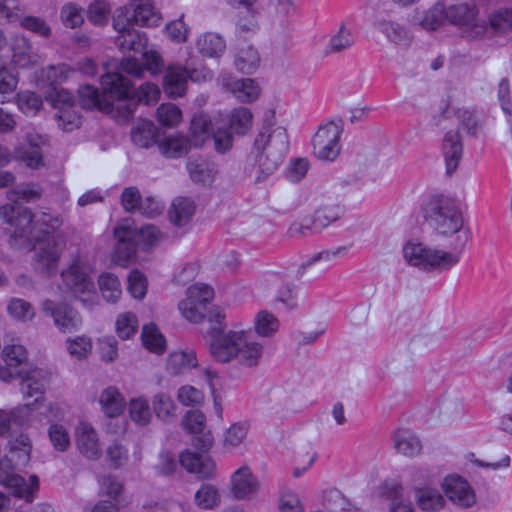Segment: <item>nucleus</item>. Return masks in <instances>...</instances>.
I'll return each instance as SVG.
<instances>
[{"mask_svg": "<svg viewBox=\"0 0 512 512\" xmlns=\"http://www.w3.org/2000/svg\"><path fill=\"white\" fill-rule=\"evenodd\" d=\"M354 43V38L351 34V32L346 29L344 26H342L338 33L334 35L330 41L329 44L326 47L327 53H337L341 52Z\"/></svg>", "mask_w": 512, "mask_h": 512, "instance_id": "680f3d73", "label": "nucleus"}, {"mask_svg": "<svg viewBox=\"0 0 512 512\" xmlns=\"http://www.w3.org/2000/svg\"><path fill=\"white\" fill-rule=\"evenodd\" d=\"M187 296L192 304H199L206 309L214 297V290L207 284H195L188 288Z\"/></svg>", "mask_w": 512, "mask_h": 512, "instance_id": "3c124183", "label": "nucleus"}, {"mask_svg": "<svg viewBox=\"0 0 512 512\" xmlns=\"http://www.w3.org/2000/svg\"><path fill=\"white\" fill-rule=\"evenodd\" d=\"M17 378L20 379L21 391L24 398L34 397L33 404L39 403L44 399V382L39 378L41 371L38 369L33 370H18ZM32 403H27L26 406L30 407Z\"/></svg>", "mask_w": 512, "mask_h": 512, "instance_id": "6ab92c4d", "label": "nucleus"}, {"mask_svg": "<svg viewBox=\"0 0 512 512\" xmlns=\"http://www.w3.org/2000/svg\"><path fill=\"white\" fill-rule=\"evenodd\" d=\"M195 212L194 202L187 197L175 199L169 210V219L177 227L186 225Z\"/></svg>", "mask_w": 512, "mask_h": 512, "instance_id": "c85d7f7f", "label": "nucleus"}, {"mask_svg": "<svg viewBox=\"0 0 512 512\" xmlns=\"http://www.w3.org/2000/svg\"><path fill=\"white\" fill-rule=\"evenodd\" d=\"M211 121L206 115H194L190 125L189 140L194 147H201L207 141H213L215 149L219 153H225L232 147L233 138L227 129L218 128L211 133Z\"/></svg>", "mask_w": 512, "mask_h": 512, "instance_id": "6e6552de", "label": "nucleus"}, {"mask_svg": "<svg viewBox=\"0 0 512 512\" xmlns=\"http://www.w3.org/2000/svg\"><path fill=\"white\" fill-rule=\"evenodd\" d=\"M101 87L105 94L117 101L132 100L150 105L157 102L160 89L156 84L145 82L136 90L130 78L119 72H107L100 78Z\"/></svg>", "mask_w": 512, "mask_h": 512, "instance_id": "423d86ee", "label": "nucleus"}, {"mask_svg": "<svg viewBox=\"0 0 512 512\" xmlns=\"http://www.w3.org/2000/svg\"><path fill=\"white\" fill-rule=\"evenodd\" d=\"M424 217L426 221L439 234L444 236H452L458 234L461 240L464 239V232L468 231V239L470 238V230L463 229L464 219L458 202L444 195H434L424 206Z\"/></svg>", "mask_w": 512, "mask_h": 512, "instance_id": "20e7f679", "label": "nucleus"}, {"mask_svg": "<svg viewBox=\"0 0 512 512\" xmlns=\"http://www.w3.org/2000/svg\"><path fill=\"white\" fill-rule=\"evenodd\" d=\"M196 46L201 55L216 58L224 53L226 42L221 35L206 32L198 38Z\"/></svg>", "mask_w": 512, "mask_h": 512, "instance_id": "cd10ccee", "label": "nucleus"}, {"mask_svg": "<svg viewBox=\"0 0 512 512\" xmlns=\"http://www.w3.org/2000/svg\"><path fill=\"white\" fill-rule=\"evenodd\" d=\"M12 61L20 67L26 68L33 64V48L29 38L24 35H15L12 39Z\"/></svg>", "mask_w": 512, "mask_h": 512, "instance_id": "393cba45", "label": "nucleus"}, {"mask_svg": "<svg viewBox=\"0 0 512 512\" xmlns=\"http://www.w3.org/2000/svg\"><path fill=\"white\" fill-rule=\"evenodd\" d=\"M232 493L238 500L245 499L255 493L258 482L248 466L237 469L231 477Z\"/></svg>", "mask_w": 512, "mask_h": 512, "instance_id": "412c9836", "label": "nucleus"}, {"mask_svg": "<svg viewBox=\"0 0 512 512\" xmlns=\"http://www.w3.org/2000/svg\"><path fill=\"white\" fill-rule=\"evenodd\" d=\"M19 26L33 35L48 39L52 35V29L47 21L39 16L24 15L19 18Z\"/></svg>", "mask_w": 512, "mask_h": 512, "instance_id": "ea45409f", "label": "nucleus"}, {"mask_svg": "<svg viewBox=\"0 0 512 512\" xmlns=\"http://www.w3.org/2000/svg\"><path fill=\"white\" fill-rule=\"evenodd\" d=\"M279 328L278 319L266 310L260 311L255 318V331L259 336L269 337Z\"/></svg>", "mask_w": 512, "mask_h": 512, "instance_id": "de8ad7c7", "label": "nucleus"}, {"mask_svg": "<svg viewBox=\"0 0 512 512\" xmlns=\"http://www.w3.org/2000/svg\"><path fill=\"white\" fill-rule=\"evenodd\" d=\"M343 127L340 123L330 121L321 125L312 138L314 154L323 161H333L341 150L340 138Z\"/></svg>", "mask_w": 512, "mask_h": 512, "instance_id": "1a4fd4ad", "label": "nucleus"}, {"mask_svg": "<svg viewBox=\"0 0 512 512\" xmlns=\"http://www.w3.org/2000/svg\"><path fill=\"white\" fill-rule=\"evenodd\" d=\"M447 21L444 3L437 2L424 14L421 25L426 30H436Z\"/></svg>", "mask_w": 512, "mask_h": 512, "instance_id": "c03bdc74", "label": "nucleus"}, {"mask_svg": "<svg viewBox=\"0 0 512 512\" xmlns=\"http://www.w3.org/2000/svg\"><path fill=\"white\" fill-rule=\"evenodd\" d=\"M195 503L201 509H213L220 504L218 489L209 483H204L195 493Z\"/></svg>", "mask_w": 512, "mask_h": 512, "instance_id": "37998d69", "label": "nucleus"}, {"mask_svg": "<svg viewBox=\"0 0 512 512\" xmlns=\"http://www.w3.org/2000/svg\"><path fill=\"white\" fill-rule=\"evenodd\" d=\"M259 61L258 51L251 45H245L237 50L234 63L240 72L250 74L257 68Z\"/></svg>", "mask_w": 512, "mask_h": 512, "instance_id": "e433bc0d", "label": "nucleus"}, {"mask_svg": "<svg viewBox=\"0 0 512 512\" xmlns=\"http://www.w3.org/2000/svg\"><path fill=\"white\" fill-rule=\"evenodd\" d=\"M9 453L17 460L16 464L25 465L30 459L31 443L28 436L21 434L9 443Z\"/></svg>", "mask_w": 512, "mask_h": 512, "instance_id": "8fccbe9b", "label": "nucleus"}, {"mask_svg": "<svg viewBox=\"0 0 512 512\" xmlns=\"http://www.w3.org/2000/svg\"><path fill=\"white\" fill-rule=\"evenodd\" d=\"M477 14L478 10L475 6L465 3L451 5L446 8L447 21L461 28L475 20Z\"/></svg>", "mask_w": 512, "mask_h": 512, "instance_id": "c9c22d12", "label": "nucleus"}, {"mask_svg": "<svg viewBox=\"0 0 512 512\" xmlns=\"http://www.w3.org/2000/svg\"><path fill=\"white\" fill-rule=\"evenodd\" d=\"M131 22L125 13L114 18V29L118 32L115 44L122 52H134L141 56L143 69L151 74L161 72L164 67L161 55L155 50H148V39L144 33L132 29Z\"/></svg>", "mask_w": 512, "mask_h": 512, "instance_id": "7ed1b4c3", "label": "nucleus"}, {"mask_svg": "<svg viewBox=\"0 0 512 512\" xmlns=\"http://www.w3.org/2000/svg\"><path fill=\"white\" fill-rule=\"evenodd\" d=\"M131 5L133 7V13L129 15V10L125 8H119L113 19L122 13H125L128 19L131 22V28H134V25L140 26H157L160 21L159 15L155 12L153 1L152 0H131Z\"/></svg>", "mask_w": 512, "mask_h": 512, "instance_id": "4468645a", "label": "nucleus"}, {"mask_svg": "<svg viewBox=\"0 0 512 512\" xmlns=\"http://www.w3.org/2000/svg\"><path fill=\"white\" fill-rule=\"evenodd\" d=\"M157 120L162 126L172 127L180 122L182 112L175 104H161L156 111Z\"/></svg>", "mask_w": 512, "mask_h": 512, "instance_id": "bf43d9fd", "label": "nucleus"}, {"mask_svg": "<svg viewBox=\"0 0 512 512\" xmlns=\"http://www.w3.org/2000/svg\"><path fill=\"white\" fill-rule=\"evenodd\" d=\"M46 100L50 102L57 111L64 107H71L74 105L73 95L69 91L62 88L59 89L56 86H53L47 92Z\"/></svg>", "mask_w": 512, "mask_h": 512, "instance_id": "0e129e2a", "label": "nucleus"}, {"mask_svg": "<svg viewBox=\"0 0 512 512\" xmlns=\"http://www.w3.org/2000/svg\"><path fill=\"white\" fill-rule=\"evenodd\" d=\"M395 449L408 457L420 454L422 444L420 439L408 429H398L394 434Z\"/></svg>", "mask_w": 512, "mask_h": 512, "instance_id": "bb28decb", "label": "nucleus"}, {"mask_svg": "<svg viewBox=\"0 0 512 512\" xmlns=\"http://www.w3.org/2000/svg\"><path fill=\"white\" fill-rule=\"evenodd\" d=\"M442 152L445 159L446 173L451 175L457 169L463 153V144L459 132L450 130L445 133Z\"/></svg>", "mask_w": 512, "mask_h": 512, "instance_id": "aec40b11", "label": "nucleus"}, {"mask_svg": "<svg viewBox=\"0 0 512 512\" xmlns=\"http://www.w3.org/2000/svg\"><path fill=\"white\" fill-rule=\"evenodd\" d=\"M49 439L53 447L60 452H64L70 445V437L64 426L60 424H51L48 430Z\"/></svg>", "mask_w": 512, "mask_h": 512, "instance_id": "69168bd1", "label": "nucleus"}, {"mask_svg": "<svg viewBox=\"0 0 512 512\" xmlns=\"http://www.w3.org/2000/svg\"><path fill=\"white\" fill-rule=\"evenodd\" d=\"M344 214V208L338 204L325 205L317 209L311 219V224H293L289 228V233L294 235L300 233L307 236L311 233H319L330 223L337 221Z\"/></svg>", "mask_w": 512, "mask_h": 512, "instance_id": "f8f14e48", "label": "nucleus"}, {"mask_svg": "<svg viewBox=\"0 0 512 512\" xmlns=\"http://www.w3.org/2000/svg\"><path fill=\"white\" fill-rule=\"evenodd\" d=\"M131 419L140 424L146 425L151 419V412L148 401L143 398L132 399L129 404Z\"/></svg>", "mask_w": 512, "mask_h": 512, "instance_id": "13d9d810", "label": "nucleus"}, {"mask_svg": "<svg viewBox=\"0 0 512 512\" xmlns=\"http://www.w3.org/2000/svg\"><path fill=\"white\" fill-rule=\"evenodd\" d=\"M100 404L106 416L117 417L124 410L123 397L115 387L106 388L100 396Z\"/></svg>", "mask_w": 512, "mask_h": 512, "instance_id": "f704fd0d", "label": "nucleus"}, {"mask_svg": "<svg viewBox=\"0 0 512 512\" xmlns=\"http://www.w3.org/2000/svg\"><path fill=\"white\" fill-rule=\"evenodd\" d=\"M416 502L420 509L435 512L442 509L445 505V499L435 488H418L415 493Z\"/></svg>", "mask_w": 512, "mask_h": 512, "instance_id": "7c9ffc66", "label": "nucleus"}, {"mask_svg": "<svg viewBox=\"0 0 512 512\" xmlns=\"http://www.w3.org/2000/svg\"><path fill=\"white\" fill-rule=\"evenodd\" d=\"M206 423V416L200 410L188 411L182 420L184 429L192 434H199L203 432Z\"/></svg>", "mask_w": 512, "mask_h": 512, "instance_id": "774afa93", "label": "nucleus"}, {"mask_svg": "<svg viewBox=\"0 0 512 512\" xmlns=\"http://www.w3.org/2000/svg\"><path fill=\"white\" fill-rule=\"evenodd\" d=\"M7 310L11 317L24 322L31 320L35 315L32 305L20 298H12L8 303Z\"/></svg>", "mask_w": 512, "mask_h": 512, "instance_id": "603ef678", "label": "nucleus"}, {"mask_svg": "<svg viewBox=\"0 0 512 512\" xmlns=\"http://www.w3.org/2000/svg\"><path fill=\"white\" fill-rule=\"evenodd\" d=\"M252 112L246 107H238L231 111L229 127L226 128L231 135H245L252 127Z\"/></svg>", "mask_w": 512, "mask_h": 512, "instance_id": "72a5a7b5", "label": "nucleus"}, {"mask_svg": "<svg viewBox=\"0 0 512 512\" xmlns=\"http://www.w3.org/2000/svg\"><path fill=\"white\" fill-rule=\"evenodd\" d=\"M102 91L103 94L101 95L98 88L93 85L84 84L79 86L77 92L80 106L86 110H93L95 108L100 110L110 109L113 104L106 100V98L111 100L115 99L110 95L105 94L103 89Z\"/></svg>", "mask_w": 512, "mask_h": 512, "instance_id": "4be33fe9", "label": "nucleus"}, {"mask_svg": "<svg viewBox=\"0 0 512 512\" xmlns=\"http://www.w3.org/2000/svg\"><path fill=\"white\" fill-rule=\"evenodd\" d=\"M65 286L75 296L84 293H90L94 290V283L85 268L78 263H73L67 270L61 274Z\"/></svg>", "mask_w": 512, "mask_h": 512, "instance_id": "f3484780", "label": "nucleus"}, {"mask_svg": "<svg viewBox=\"0 0 512 512\" xmlns=\"http://www.w3.org/2000/svg\"><path fill=\"white\" fill-rule=\"evenodd\" d=\"M210 319L219 325L209 331L212 337L210 352L216 361L226 363L235 358L245 367H254L259 363L263 353L260 343L250 341L247 332L243 330L224 333L225 315L221 311L215 312Z\"/></svg>", "mask_w": 512, "mask_h": 512, "instance_id": "f257e3e1", "label": "nucleus"}, {"mask_svg": "<svg viewBox=\"0 0 512 512\" xmlns=\"http://www.w3.org/2000/svg\"><path fill=\"white\" fill-rule=\"evenodd\" d=\"M188 67L180 64L169 65L163 78V90L169 98L182 97L187 89Z\"/></svg>", "mask_w": 512, "mask_h": 512, "instance_id": "2eb2a0df", "label": "nucleus"}, {"mask_svg": "<svg viewBox=\"0 0 512 512\" xmlns=\"http://www.w3.org/2000/svg\"><path fill=\"white\" fill-rule=\"evenodd\" d=\"M43 101L35 92H22L18 95V107L27 116H35L41 109Z\"/></svg>", "mask_w": 512, "mask_h": 512, "instance_id": "5fc2aeb1", "label": "nucleus"}, {"mask_svg": "<svg viewBox=\"0 0 512 512\" xmlns=\"http://www.w3.org/2000/svg\"><path fill=\"white\" fill-rule=\"evenodd\" d=\"M99 289L103 298L109 303H116L121 294V284L117 276L112 273H103L98 279Z\"/></svg>", "mask_w": 512, "mask_h": 512, "instance_id": "58836bf2", "label": "nucleus"}, {"mask_svg": "<svg viewBox=\"0 0 512 512\" xmlns=\"http://www.w3.org/2000/svg\"><path fill=\"white\" fill-rule=\"evenodd\" d=\"M257 150L255 166V182H265L282 164L288 150V134L283 127L277 128L272 134H258L254 141Z\"/></svg>", "mask_w": 512, "mask_h": 512, "instance_id": "f03ea898", "label": "nucleus"}, {"mask_svg": "<svg viewBox=\"0 0 512 512\" xmlns=\"http://www.w3.org/2000/svg\"><path fill=\"white\" fill-rule=\"evenodd\" d=\"M231 91L240 102H252L260 94V89L251 78H243L233 81Z\"/></svg>", "mask_w": 512, "mask_h": 512, "instance_id": "4c0bfd02", "label": "nucleus"}, {"mask_svg": "<svg viewBox=\"0 0 512 512\" xmlns=\"http://www.w3.org/2000/svg\"><path fill=\"white\" fill-rule=\"evenodd\" d=\"M46 244L39 248L35 254L36 262L42 265L46 269L47 274L51 275L55 273L56 263L60 257V250L55 241L51 242L50 238L43 239L41 242Z\"/></svg>", "mask_w": 512, "mask_h": 512, "instance_id": "2f4dec72", "label": "nucleus"}, {"mask_svg": "<svg viewBox=\"0 0 512 512\" xmlns=\"http://www.w3.org/2000/svg\"><path fill=\"white\" fill-rule=\"evenodd\" d=\"M141 339L143 346L156 354H163L166 350V339L155 323L144 325Z\"/></svg>", "mask_w": 512, "mask_h": 512, "instance_id": "473e14b6", "label": "nucleus"}, {"mask_svg": "<svg viewBox=\"0 0 512 512\" xmlns=\"http://www.w3.org/2000/svg\"><path fill=\"white\" fill-rule=\"evenodd\" d=\"M179 463L188 472L194 473L202 479L212 477L215 470V463L210 456L189 450L179 455Z\"/></svg>", "mask_w": 512, "mask_h": 512, "instance_id": "dca6fc26", "label": "nucleus"}, {"mask_svg": "<svg viewBox=\"0 0 512 512\" xmlns=\"http://www.w3.org/2000/svg\"><path fill=\"white\" fill-rule=\"evenodd\" d=\"M37 224L44 227L40 230L41 235L35 237V242L40 243L43 239L50 238V236L60 228L62 222L58 216L43 212L37 219Z\"/></svg>", "mask_w": 512, "mask_h": 512, "instance_id": "e2e57ef3", "label": "nucleus"}, {"mask_svg": "<svg viewBox=\"0 0 512 512\" xmlns=\"http://www.w3.org/2000/svg\"><path fill=\"white\" fill-rule=\"evenodd\" d=\"M153 409L156 416L163 421H168L171 417L175 416L176 407L174 401L164 392L154 396Z\"/></svg>", "mask_w": 512, "mask_h": 512, "instance_id": "09e8293b", "label": "nucleus"}, {"mask_svg": "<svg viewBox=\"0 0 512 512\" xmlns=\"http://www.w3.org/2000/svg\"><path fill=\"white\" fill-rule=\"evenodd\" d=\"M14 458L5 455L4 458L0 459V484L14 488V495L23 498L30 494L31 491L26 485L25 479L15 474Z\"/></svg>", "mask_w": 512, "mask_h": 512, "instance_id": "a211bd4d", "label": "nucleus"}, {"mask_svg": "<svg viewBox=\"0 0 512 512\" xmlns=\"http://www.w3.org/2000/svg\"><path fill=\"white\" fill-rule=\"evenodd\" d=\"M116 333L121 339H129L137 331L138 320L135 314L127 312L118 316L116 320Z\"/></svg>", "mask_w": 512, "mask_h": 512, "instance_id": "864d4df0", "label": "nucleus"}, {"mask_svg": "<svg viewBox=\"0 0 512 512\" xmlns=\"http://www.w3.org/2000/svg\"><path fill=\"white\" fill-rule=\"evenodd\" d=\"M446 497L455 505L470 508L476 503V495L469 482L459 475L446 476L442 482Z\"/></svg>", "mask_w": 512, "mask_h": 512, "instance_id": "ddd939ff", "label": "nucleus"}, {"mask_svg": "<svg viewBox=\"0 0 512 512\" xmlns=\"http://www.w3.org/2000/svg\"><path fill=\"white\" fill-rule=\"evenodd\" d=\"M489 25L499 32L512 30V9L499 8L496 10L489 17Z\"/></svg>", "mask_w": 512, "mask_h": 512, "instance_id": "338daca9", "label": "nucleus"}, {"mask_svg": "<svg viewBox=\"0 0 512 512\" xmlns=\"http://www.w3.org/2000/svg\"><path fill=\"white\" fill-rule=\"evenodd\" d=\"M15 158L31 169H38L43 165L42 149L37 144L19 147L15 150Z\"/></svg>", "mask_w": 512, "mask_h": 512, "instance_id": "79ce46f5", "label": "nucleus"}, {"mask_svg": "<svg viewBox=\"0 0 512 512\" xmlns=\"http://www.w3.org/2000/svg\"><path fill=\"white\" fill-rule=\"evenodd\" d=\"M42 312L53 318L54 325L63 333H71L82 324L78 311L66 303L46 299L42 303Z\"/></svg>", "mask_w": 512, "mask_h": 512, "instance_id": "9b49d317", "label": "nucleus"}, {"mask_svg": "<svg viewBox=\"0 0 512 512\" xmlns=\"http://www.w3.org/2000/svg\"><path fill=\"white\" fill-rule=\"evenodd\" d=\"M376 27L395 44H406L409 41L407 30L398 23L383 20L377 22Z\"/></svg>", "mask_w": 512, "mask_h": 512, "instance_id": "a18cd8bd", "label": "nucleus"}, {"mask_svg": "<svg viewBox=\"0 0 512 512\" xmlns=\"http://www.w3.org/2000/svg\"><path fill=\"white\" fill-rule=\"evenodd\" d=\"M456 237L452 245L453 252L433 250L426 248L421 243H407L403 247V255L407 262L413 266L428 268H440L448 270L460 260V254L464 251L468 242V231L464 232V239Z\"/></svg>", "mask_w": 512, "mask_h": 512, "instance_id": "39448f33", "label": "nucleus"}, {"mask_svg": "<svg viewBox=\"0 0 512 512\" xmlns=\"http://www.w3.org/2000/svg\"><path fill=\"white\" fill-rule=\"evenodd\" d=\"M0 215L5 223L14 227L11 238L25 239L29 242L35 241L33 235L34 215L31 210L18 202L6 204L0 208Z\"/></svg>", "mask_w": 512, "mask_h": 512, "instance_id": "9d476101", "label": "nucleus"}, {"mask_svg": "<svg viewBox=\"0 0 512 512\" xmlns=\"http://www.w3.org/2000/svg\"><path fill=\"white\" fill-rule=\"evenodd\" d=\"M131 138L135 145L141 148L159 146L161 137L158 128L151 121H143L131 131Z\"/></svg>", "mask_w": 512, "mask_h": 512, "instance_id": "b1692460", "label": "nucleus"}, {"mask_svg": "<svg viewBox=\"0 0 512 512\" xmlns=\"http://www.w3.org/2000/svg\"><path fill=\"white\" fill-rule=\"evenodd\" d=\"M384 494L391 499L390 512H415L411 501L402 499V486L393 482L385 484Z\"/></svg>", "mask_w": 512, "mask_h": 512, "instance_id": "a19ab883", "label": "nucleus"}, {"mask_svg": "<svg viewBox=\"0 0 512 512\" xmlns=\"http://www.w3.org/2000/svg\"><path fill=\"white\" fill-rule=\"evenodd\" d=\"M58 126L66 132L73 131L81 124L80 115L74 110L73 106L64 107L55 114Z\"/></svg>", "mask_w": 512, "mask_h": 512, "instance_id": "052dcab7", "label": "nucleus"}, {"mask_svg": "<svg viewBox=\"0 0 512 512\" xmlns=\"http://www.w3.org/2000/svg\"><path fill=\"white\" fill-rule=\"evenodd\" d=\"M127 290L135 299H143L147 292V279L144 273L134 269L128 276Z\"/></svg>", "mask_w": 512, "mask_h": 512, "instance_id": "6e6d98bb", "label": "nucleus"}, {"mask_svg": "<svg viewBox=\"0 0 512 512\" xmlns=\"http://www.w3.org/2000/svg\"><path fill=\"white\" fill-rule=\"evenodd\" d=\"M168 366L172 373L179 374L184 370L197 366L195 353H187L184 351L174 352L168 358Z\"/></svg>", "mask_w": 512, "mask_h": 512, "instance_id": "49530a36", "label": "nucleus"}, {"mask_svg": "<svg viewBox=\"0 0 512 512\" xmlns=\"http://www.w3.org/2000/svg\"><path fill=\"white\" fill-rule=\"evenodd\" d=\"M77 447L88 459L96 460L101 455L99 439L96 431L88 424H82L77 434Z\"/></svg>", "mask_w": 512, "mask_h": 512, "instance_id": "5701e85b", "label": "nucleus"}, {"mask_svg": "<svg viewBox=\"0 0 512 512\" xmlns=\"http://www.w3.org/2000/svg\"><path fill=\"white\" fill-rule=\"evenodd\" d=\"M159 230L153 225L142 227L140 231L128 225H118L114 229V236L117 240L112 259L121 266L128 267L136 257L138 242L141 238H147L148 244L152 245L158 240Z\"/></svg>", "mask_w": 512, "mask_h": 512, "instance_id": "0eeeda50", "label": "nucleus"}, {"mask_svg": "<svg viewBox=\"0 0 512 512\" xmlns=\"http://www.w3.org/2000/svg\"><path fill=\"white\" fill-rule=\"evenodd\" d=\"M273 305L278 310H295L298 307L296 286L289 282H282L275 291Z\"/></svg>", "mask_w": 512, "mask_h": 512, "instance_id": "c756f323", "label": "nucleus"}, {"mask_svg": "<svg viewBox=\"0 0 512 512\" xmlns=\"http://www.w3.org/2000/svg\"><path fill=\"white\" fill-rule=\"evenodd\" d=\"M348 249L345 246L338 247L333 250H325L314 254L306 263H303L295 274V279L299 280L305 274L308 267L321 260H329L332 257H340L347 253Z\"/></svg>", "mask_w": 512, "mask_h": 512, "instance_id": "4d7b16f0", "label": "nucleus"}, {"mask_svg": "<svg viewBox=\"0 0 512 512\" xmlns=\"http://www.w3.org/2000/svg\"><path fill=\"white\" fill-rule=\"evenodd\" d=\"M193 146L189 138L184 136H165L159 142L161 154L168 158H181L185 156Z\"/></svg>", "mask_w": 512, "mask_h": 512, "instance_id": "a878e982", "label": "nucleus"}]
</instances>
